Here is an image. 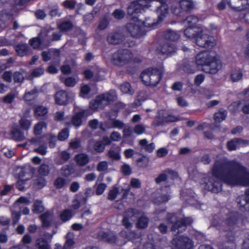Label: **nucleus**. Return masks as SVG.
I'll list each match as a JSON object with an SVG mask.
<instances>
[{
	"instance_id": "obj_1",
	"label": "nucleus",
	"mask_w": 249,
	"mask_h": 249,
	"mask_svg": "<svg viewBox=\"0 0 249 249\" xmlns=\"http://www.w3.org/2000/svg\"><path fill=\"white\" fill-rule=\"evenodd\" d=\"M221 181L231 186H249V173L238 162L221 159L215 162L212 173L200 183L204 189L216 193L221 191Z\"/></svg>"
},
{
	"instance_id": "obj_2",
	"label": "nucleus",
	"mask_w": 249,
	"mask_h": 249,
	"mask_svg": "<svg viewBox=\"0 0 249 249\" xmlns=\"http://www.w3.org/2000/svg\"><path fill=\"white\" fill-rule=\"evenodd\" d=\"M158 7L156 10L158 19L157 21L148 18L143 23L139 20L134 23H130L127 25L126 28L131 36L139 37L143 35L142 28L143 27L154 29L157 25L162 21L167 15L168 6L165 0H139L132 2L128 7V14L134 18L136 14L142 12L145 8L150 7Z\"/></svg>"
},
{
	"instance_id": "obj_3",
	"label": "nucleus",
	"mask_w": 249,
	"mask_h": 249,
	"mask_svg": "<svg viewBox=\"0 0 249 249\" xmlns=\"http://www.w3.org/2000/svg\"><path fill=\"white\" fill-rule=\"evenodd\" d=\"M196 62L207 73H216L222 68L221 61L214 52L204 51L199 53L196 57Z\"/></svg>"
},
{
	"instance_id": "obj_4",
	"label": "nucleus",
	"mask_w": 249,
	"mask_h": 249,
	"mask_svg": "<svg viewBox=\"0 0 249 249\" xmlns=\"http://www.w3.org/2000/svg\"><path fill=\"white\" fill-rule=\"evenodd\" d=\"M112 63L117 66H124L133 62H139V60L133 58V54L126 49L120 50L111 56Z\"/></svg>"
},
{
	"instance_id": "obj_5",
	"label": "nucleus",
	"mask_w": 249,
	"mask_h": 249,
	"mask_svg": "<svg viewBox=\"0 0 249 249\" xmlns=\"http://www.w3.org/2000/svg\"><path fill=\"white\" fill-rule=\"evenodd\" d=\"M161 72V70L148 69L142 73L141 78L145 85L155 86L160 81Z\"/></svg>"
},
{
	"instance_id": "obj_6",
	"label": "nucleus",
	"mask_w": 249,
	"mask_h": 249,
	"mask_svg": "<svg viewBox=\"0 0 249 249\" xmlns=\"http://www.w3.org/2000/svg\"><path fill=\"white\" fill-rule=\"evenodd\" d=\"M169 224H172L171 229L174 234H178L184 231L187 226L191 224L193 220L190 217H178L172 214L169 218Z\"/></svg>"
},
{
	"instance_id": "obj_7",
	"label": "nucleus",
	"mask_w": 249,
	"mask_h": 249,
	"mask_svg": "<svg viewBox=\"0 0 249 249\" xmlns=\"http://www.w3.org/2000/svg\"><path fill=\"white\" fill-rule=\"evenodd\" d=\"M116 97V91L111 90L108 93L97 97L94 101L90 102V107L92 109L102 108L104 106L107 105L109 102L115 100Z\"/></svg>"
},
{
	"instance_id": "obj_8",
	"label": "nucleus",
	"mask_w": 249,
	"mask_h": 249,
	"mask_svg": "<svg viewBox=\"0 0 249 249\" xmlns=\"http://www.w3.org/2000/svg\"><path fill=\"white\" fill-rule=\"evenodd\" d=\"M228 3L235 11H245L243 19L246 22L249 23V0H231Z\"/></svg>"
},
{
	"instance_id": "obj_9",
	"label": "nucleus",
	"mask_w": 249,
	"mask_h": 249,
	"mask_svg": "<svg viewBox=\"0 0 249 249\" xmlns=\"http://www.w3.org/2000/svg\"><path fill=\"white\" fill-rule=\"evenodd\" d=\"M204 31L197 34L195 37L196 44L201 47H213L215 45V39L208 35L209 31L203 27Z\"/></svg>"
},
{
	"instance_id": "obj_10",
	"label": "nucleus",
	"mask_w": 249,
	"mask_h": 249,
	"mask_svg": "<svg viewBox=\"0 0 249 249\" xmlns=\"http://www.w3.org/2000/svg\"><path fill=\"white\" fill-rule=\"evenodd\" d=\"M178 120V117L169 114L166 111L160 110L153 121V125L157 126L163 124L164 123L174 122Z\"/></svg>"
},
{
	"instance_id": "obj_11",
	"label": "nucleus",
	"mask_w": 249,
	"mask_h": 249,
	"mask_svg": "<svg viewBox=\"0 0 249 249\" xmlns=\"http://www.w3.org/2000/svg\"><path fill=\"white\" fill-rule=\"evenodd\" d=\"M193 247L192 241L187 237H178L172 242V249H192Z\"/></svg>"
},
{
	"instance_id": "obj_12",
	"label": "nucleus",
	"mask_w": 249,
	"mask_h": 249,
	"mask_svg": "<svg viewBox=\"0 0 249 249\" xmlns=\"http://www.w3.org/2000/svg\"><path fill=\"white\" fill-rule=\"evenodd\" d=\"M29 205L30 201L24 197H20L15 202L11 209L12 215L14 224L18 222L20 217L19 210L21 208V204Z\"/></svg>"
},
{
	"instance_id": "obj_13",
	"label": "nucleus",
	"mask_w": 249,
	"mask_h": 249,
	"mask_svg": "<svg viewBox=\"0 0 249 249\" xmlns=\"http://www.w3.org/2000/svg\"><path fill=\"white\" fill-rule=\"evenodd\" d=\"M74 97V95L73 93L60 90L56 93L55 100L56 104L65 105L71 102Z\"/></svg>"
},
{
	"instance_id": "obj_14",
	"label": "nucleus",
	"mask_w": 249,
	"mask_h": 249,
	"mask_svg": "<svg viewBox=\"0 0 249 249\" xmlns=\"http://www.w3.org/2000/svg\"><path fill=\"white\" fill-rule=\"evenodd\" d=\"M75 115L71 119V123L74 126L77 127L79 126L82 124V119L84 117H87L91 114L88 110L84 109H78L76 108H74Z\"/></svg>"
},
{
	"instance_id": "obj_15",
	"label": "nucleus",
	"mask_w": 249,
	"mask_h": 249,
	"mask_svg": "<svg viewBox=\"0 0 249 249\" xmlns=\"http://www.w3.org/2000/svg\"><path fill=\"white\" fill-rule=\"evenodd\" d=\"M138 213L133 210L130 209L126 213L125 215L123 220V225L127 228L132 226V222L134 221L138 217Z\"/></svg>"
},
{
	"instance_id": "obj_16",
	"label": "nucleus",
	"mask_w": 249,
	"mask_h": 249,
	"mask_svg": "<svg viewBox=\"0 0 249 249\" xmlns=\"http://www.w3.org/2000/svg\"><path fill=\"white\" fill-rule=\"evenodd\" d=\"M170 189L168 187L162 188L158 193L160 195L155 200V203H160L167 201L170 199Z\"/></svg>"
},
{
	"instance_id": "obj_17",
	"label": "nucleus",
	"mask_w": 249,
	"mask_h": 249,
	"mask_svg": "<svg viewBox=\"0 0 249 249\" xmlns=\"http://www.w3.org/2000/svg\"><path fill=\"white\" fill-rule=\"evenodd\" d=\"M249 142L239 139H234L228 142L227 146L230 151L235 150L239 148L241 146H244L248 144Z\"/></svg>"
},
{
	"instance_id": "obj_18",
	"label": "nucleus",
	"mask_w": 249,
	"mask_h": 249,
	"mask_svg": "<svg viewBox=\"0 0 249 249\" xmlns=\"http://www.w3.org/2000/svg\"><path fill=\"white\" fill-rule=\"evenodd\" d=\"M204 31L203 27H188L184 30V35L189 38H195L197 34Z\"/></svg>"
},
{
	"instance_id": "obj_19",
	"label": "nucleus",
	"mask_w": 249,
	"mask_h": 249,
	"mask_svg": "<svg viewBox=\"0 0 249 249\" xmlns=\"http://www.w3.org/2000/svg\"><path fill=\"white\" fill-rule=\"evenodd\" d=\"M178 176L176 172L170 169L166 170L161 173L157 178H156V182L158 183L165 180L167 178H174Z\"/></svg>"
},
{
	"instance_id": "obj_20",
	"label": "nucleus",
	"mask_w": 249,
	"mask_h": 249,
	"mask_svg": "<svg viewBox=\"0 0 249 249\" xmlns=\"http://www.w3.org/2000/svg\"><path fill=\"white\" fill-rule=\"evenodd\" d=\"M43 227H48L53 223L54 217L50 212H46L40 216Z\"/></svg>"
},
{
	"instance_id": "obj_21",
	"label": "nucleus",
	"mask_w": 249,
	"mask_h": 249,
	"mask_svg": "<svg viewBox=\"0 0 249 249\" xmlns=\"http://www.w3.org/2000/svg\"><path fill=\"white\" fill-rule=\"evenodd\" d=\"M176 50V48L173 44L168 42H165L161 45L158 49V51L162 54H171Z\"/></svg>"
},
{
	"instance_id": "obj_22",
	"label": "nucleus",
	"mask_w": 249,
	"mask_h": 249,
	"mask_svg": "<svg viewBox=\"0 0 249 249\" xmlns=\"http://www.w3.org/2000/svg\"><path fill=\"white\" fill-rule=\"evenodd\" d=\"M237 202L240 207L244 208L248 211V205L249 203V189L246 192L245 195L239 196L237 198Z\"/></svg>"
},
{
	"instance_id": "obj_23",
	"label": "nucleus",
	"mask_w": 249,
	"mask_h": 249,
	"mask_svg": "<svg viewBox=\"0 0 249 249\" xmlns=\"http://www.w3.org/2000/svg\"><path fill=\"white\" fill-rule=\"evenodd\" d=\"M121 148L119 146L112 147L108 152V156L114 160H119L121 159L120 153Z\"/></svg>"
},
{
	"instance_id": "obj_24",
	"label": "nucleus",
	"mask_w": 249,
	"mask_h": 249,
	"mask_svg": "<svg viewBox=\"0 0 249 249\" xmlns=\"http://www.w3.org/2000/svg\"><path fill=\"white\" fill-rule=\"evenodd\" d=\"M33 144H40V146L38 148L35 149V151L37 153L45 155L47 153V147L46 145L41 144V139H33L30 141Z\"/></svg>"
},
{
	"instance_id": "obj_25",
	"label": "nucleus",
	"mask_w": 249,
	"mask_h": 249,
	"mask_svg": "<svg viewBox=\"0 0 249 249\" xmlns=\"http://www.w3.org/2000/svg\"><path fill=\"white\" fill-rule=\"evenodd\" d=\"M237 218L233 213H230L225 221V224L227 226L226 230H231V229L236 224Z\"/></svg>"
},
{
	"instance_id": "obj_26",
	"label": "nucleus",
	"mask_w": 249,
	"mask_h": 249,
	"mask_svg": "<svg viewBox=\"0 0 249 249\" xmlns=\"http://www.w3.org/2000/svg\"><path fill=\"white\" fill-rule=\"evenodd\" d=\"M123 36L119 33L110 34L107 37V41L110 44L119 43L122 41Z\"/></svg>"
},
{
	"instance_id": "obj_27",
	"label": "nucleus",
	"mask_w": 249,
	"mask_h": 249,
	"mask_svg": "<svg viewBox=\"0 0 249 249\" xmlns=\"http://www.w3.org/2000/svg\"><path fill=\"white\" fill-rule=\"evenodd\" d=\"M75 160L77 164L80 166H84L89 161V157L85 154H80L77 155L75 157Z\"/></svg>"
},
{
	"instance_id": "obj_28",
	"label": "nucleus",
	"mask_w": 249,
	"mask_h": 249,
	"mask_svg": "<svg viewBox=\"0 0 249 249\" xmlns=\"http://www.w3.org/2000/svg\"><path fill=\"white\" fill-rule=\"evenodd\" d=\"M198 18L196 17L191 15L186 18L183 21V24L187 26L198 27L200 26H195V24L198 22Z\"/></svg>"
},
{
	"instance_id": "obj_29",
	"label": "nucleus",
	"mask_w": 249,
	"mask_h": 249,
	"mask_svg": "<svg viewBox=\"0 0 249 249\" xmlns=\"http://www.w3.org/2000/svg\"><path fill=\"white\" fill-rule=\"evenodd\" d=\"M11 134L13 139L17 141H21L25 138L23 132L17 127H14L12 129Z\"/></svg>"
},
{
	"instance_id": "obj_30",
	"label": "nucleus",
	"mask_w": 249,
	"mask_h": 249,
	"mask_svg": "<svg viewBox=\"0 0 249 249\" xmlns=\"http://www.w3.org/2000/svg\"><path fill=\"white\" fill-rule=\"evenodd\" d=\"M164 37L167 40L176 41L179 37L178 34L173 31L168 30L164 33Z\"/></svg>"
},
{
	"instance_id": "obj_31",
	"label": "nucleus",
	"mask_w": 249,
	"mask_h": 249,
	"mask_svg": "<svg viewBox=\"0 0 249 249\" xmlns=\"http://www.w3.org/2000/svg\"><path fill=\"white\" fill-rule=\"evenodd\" d=\"M29 113H27L24 116H23L20 121V127L23 130H27L31 124V121L27 119Z\"/></svg>"
},
{
	"instance_id": "obj_32",
	"label": "nucleus",
	"mask_w": 249,
	"mask_h": 249,
	"mask_svg": "<svg viewBox=\"0 0 249 249\" xmlns=\"http://www.w3.org/2000/svg\"><path fill=\"white\" fill-rule=\"evenodd\" d=\"M227 116V112L223 109H220L219 111L215 113L214 119L215 122L219 123L225 120Z\"/></svg>"
},
{
	"instance_id": "obj_33",
	"label": "nucleus",
	"mask_w": 249,
	"mask_h": 249,
	"mask_svg": "<svg viewBox=\"0 0 249 249\" xmlns=\"http://www.w3.org/2000/svg\"><path fill=\"white\" fill-rule=\"evenodd\" d=\"M74 237L73 233L72 232H69L66 236V241L64 246V249H69L73 245L74 242L73 240Z\"/></svg>"
},
{
	"instance_id": "obj_34",
	"label": "nucleus",
	"mask_w": 249,
	"mask_h": 249,
	"mask_svg": "<svg viewBox=\"0 0 249 249\" xmlns=\"http://www.w3.org/2000/svg\"><path fill=\"white\" fill-rule=\"evenodd\" d=\"M120 90L124 93L132 94L134 93V90L129 83L124 82L120 86Z\"/></svg>"
},
{
	"instance_id": "obj_35",
	"label": "nucleus",
	"mask_w": 249,
	"mask_h": 249,
	"mask_svg": "<svg viewBox=\"0 0 249 249\" xmlns=\"http://www.w3.org/2000/svg\"><path fill=\"white\" fill-rule=\"evenodd\" d=\"M73 213L71 210L67 209L63 211L60 214V218L64 222H66L71 219Z\"/></svg>"
},
{
	"instance_id": "obj_36",
	"label": "nucleus",
	"mask_w": 249,
	"mask_h": 249,
	"mask_svg": "<svg viewBox=\"0 0 249 249\" xmlns=\"http://www.w3.org/2000/svg\"><path fill=\"white\" fill-rule=\"evenodd\" d=\"M48 113V109L44 106H37L35 108V113L36 116H44Z\"/></svg>"
},
{
	"instance_id": "obj_37",
	"label": "nucleus",
	"mask_w": 249,
	"mask_h": 249,
	"mask_svg": "<svg viewBox=\"0 0 249 249\" xmlns=\"http://www.w3.org/2000/svg\"><path fill=\"white\" fill-rule=\"evenodd\" d=\"M148 223V218L146 216L142 215L138 220L137 227L139 228H145L147 227Z\"/></svg>"
},
{
	"instance_id": "obj_38",
	"label": "nucleus",
	"mask_w": 249,
	"mask_h": 249,
	"mask_svg": "<svg viewBox=\"0 0 249 249\" xmlns=\"http://www.w3.org/2000/svg\"><path fill=\"white\" fill-rule=\"evenodd\" d=\"M178 2L182 9L186 10L193 6V2L191 0H176Z\"/></svg>"
},
{
	"instance_id": "obj_39",
	"label": "nucleus",
	"mask_w": 249,
	"mask_h": 249,
	"mask_svg": "<svg viewBox=\"0 0 249 249\" xmlns=\"http://www.w3.org/2000/svg\"><path fill=\"white\" fill-rule=\"evenodd\" d=\"M243 74L240 70L232 71L231 74V78L233 82H237L241 79Z\"/></svg>"
},
{
	"instance_id": "obj_40",
	"label": "nucleus",
	"mask_w": 249,
	"mask_h": 249,
	"mask_svg": "<svg viewBox=\"0 0 249 249\" xmlns=\"http://www.w3.org/2000/svg\"><path fill=\"white\" fill-rule=\"evenodd\" d=\"M16 51L19 55L24 56L28 53V47L25 44L18 45L16 47Z\"/></svg>"
},
{
	"instance_id": "obj_41",
	"label": "nucleus",
	"mask_w": 249,
	"mask_h": 249,
	"mask_svg": "<svg viewBox=\"0 0 249 249\" xmlns=\"http://www.w3.org/2000/svg\"><path fill=\"white\" fill-rule=\"evenodd\" d=\"M44 207L42 204V202L39 200L35 201L33 211L34 213H40L44 211Z\"/></svg>"
},
{
	"instance_id": "obj_42",
	"label": "nucleus",
	"mask_w": 249,
	"mask_h": 249,
	"mask_svg": "<svg viewBox=\"0 0 249 249\" xmlns=\"http://www.w3.org/2000/svg\"><path fill=\"white\" fill-rule=\"evenodd\" d=\"M37 91L36 89H34L31 91H26L24 95V100L26 101H30L32 100L35 99L37 95Z\"/></svg>"
},
{
	"instance_id": "obj_43",
	"label": "nucleus",
	"mask_w": 249,
	"mask_h": 249,
	"mask_svg": "<svg viewBox=\"0 0 249 249\" xmlns=\"http://www.w3.org/2000/svg\"><path fill=\"white\" fill-rule=\"evenodd\" d=\"M46 124L44 122H39L36 124L34 127V133L35 135H37L41 134L42 130L43 128H46Z\"/></svg>"
},
{
	"instance_id": "obj_44",
	"label": "nucleus",
	"mask_w": 249,
	"mask_h": 249,
	"mask_svg": "<svg viewBox=\"0 0 249 249\" xmlns=\"http://www.w3.org/2000/svg\"><path fill=\"white\" fill-rule=\"evenodd\" d=\"M36 247L38 249H50L47 241L42 238L39 239L37 241Z\"/></svg>"
},
{
	"instance_id": "obj_45",
	"label": "nucleus",
	"mask_w": 249,
	"mask_h": 249,
	"mask_svg": "<svg viewBox=\"0 0 249 249\" xmlns=\"http://www.w3.org/2000/svg\"><path fill=\"white\" fill-rule=\"evenodd\" d=\"M90 91V88L87 85H83L81 87L80 96L83 98L88 97V95Z\"/></svg>"
},
{
	"instance_id": "obj_46",
	"label": "nucleus",
	"mask_w": 249,
	"mask_h": 249,
	"mask_svg": "<svg viewBox=\"0 0 249 249\" xmlns=\"http://www.w3.org/2000/svg\"><path fill=\"white\" fill-rule=\"evenodd\" d=\"M145 131V127L142 124L136 125L134 128V132L138 135L143 134Z\"/></svg>"
},
{
	"instance_id": "obj_47",
	"label": "nucleus",
	"mask_w": 249,
	"mask_h": 249,
	"mask_svg": "<svg viewBox=\"0 0 249 249\" xmlns=\"http://www.w3.org/2000/svg\"><path fill=\"white\" fill-rule=\"evenodd\" d=\"M69 136V131L68 129H63L58 135V139L60 141H64L68 138Z\"/></svg>"
},
{
	"instance_id": "obj_48",
	"label": "nucleus",
	"mask_w": 249,
	"mask_h": 249,
	"mask_svg": "<svg viewBox=\"0 0 249 249\" xmlns=\"http://www.w3.org/2000/svg\"><path fill=\"white\" fill-rule=\"evenodd\" d=\"M66 184L65 179L62 178H58L54 182V185L56 188H61Z\"/></svg>"
},
{
	"instance_id": "obj_49",
	"label": "nucleus",
	"mask_w": 249,
	"mask_h": 249,
	"mask_svg": "<svg viewBox=\"0 0 249 249\" xmlns=\"http://www.w3.org/2000/svg\"><path fill=\"white\" fill-rule=\"evenodd\" d=\"M78 80L73 77H68L64 81V83L68 87H73Z\"/></svg>"
},
{
	"instance_id": "obj_50",
	"label": "nucleus",
	"mask_w": 249,
	"mask_h": 249,
	"mask_svg": "<svg viewBox=\"0 0 249 249\" xmlns=\"http://www.w3.org/2000/svg\"><path fill=\"white\" fill-rule=\"evenodd\" d=\"M49 172V168L48 165L45 164H42L38 169V173L42 176H46Z\"/></svg>"
},
{
	"instance_id": "obj_51",
	"label": "nucleus",
	"mask_w": 249,
	"mask_h": 249,
	"mask_svg": "<svg viewBox=\"0 0 249 249\" xmlns=\"http://www.w3.org/2000/svg\"><path fill=\"white\" fill-rule=\"evenodd\" d=\"M119 195V191L118 189L116 187H114L112 190H111L108 194V198L109 200H114L115 199L117 196Z\"/></svg>"
},
{
	"instance_id": "obj_52",
	"label": "nucleus",
	"mask_w": 249,
	"mask_h": 249,
	"mask_svg": "<svg viewBox=\"0 0 249 249\" xmlns=\"http://www.w3.org/2000/svg\"><path fill=\"white\" fill-rule=\"evenodd\" d=\"M30 42L34 48H41V40L39 38H34L30 40Z\"/></svg>"
},
{
	"instance_id": "obj_53",
	"label": "nucleus",
	"mask_w": 249,
	"mask_h": 249,
	"mask_svg": "<svg viewBox=\"0 0 249 249\" xmlns=\"http://www.w3.org/2000/svg\"><path fill=\"white\" fill-rule=\"evenodd\" d=\"M102 237V238L105 240V241H108L110 242H114L115 241L116 237L115 236L110 233H104L103 235H101Z\"/></svg>"
},
{
	"instance_id": "obj_54",
	"label": "nucleus",
	"mask_w": 249,
	"mask_h": 249,
	"mask_svg": "<svg viewBox=\"0 0 249 249\" xmlns=\"http://www.w3.org/2000/svg\"><path fill=\"white\" fill-rule=\"evenodd\" d=\"M105 148V144L102 141L97 142L94 145V149L97 152H103Z\"/></svg>"
},
{
	"instance_id": "obj_55",
	"label": "nucleus",
	"mask_w": 249,
	"mask_h": 249,
	"mask_svg": "<svg viewBox=\"0 0 249 249\" xmlns=\"http://www.w3.org/2000/svg\"><path fill=\"white\" fill-rule=\"evenodd\" d=\"M107 168L108 162L106 161H102L98 164L97 169L100 172H102L107 170Z\"/></svg>"
},
{
	"instance_id": "obj_56",
	"label": "nucleus",
	"mask_w": 249,
	"mask_h": 249,
	"mask_svg": "<svg viewBox=\"0 0 249 249\" xmlns=\"http://www.w3.org/2000/svg\"><path fill=\"white\" fill-rule=\"evenodd\" d=\"M89 125L92 129H96L98 126H100L102 130H105L102 126V124H100L96 119L90 121L89 122Z\"/></svg>"
},
{
	"instance_id": "obj_57",
	"label": "nucleus",
	"mask_w": 249,
	"mask_h": 249,
	"mask_svg": "<svg viewBox=\"0 0 249 249\" xmlns=\"http://www.w3.org/2000/svg\"><path fill=\"white\" fill-rule=\"evenodd\" d=\"M72 26L71 23L69 21H66L61 23L59 26V29L61 30L67 31L71 28Z\"/></svg>"
},
{
	"instance_id": "obj_58",
	"label": "nucleus",
	"mask_w": 249,
	"mask_h": 249,
	"mask_svg": "<svg viewBox=\"0 0 249 249\" xmlns=\"http://www.w3.org/2000/svg\"><path fill=\"white\" fill-rule=\"evenodd\" d=\"M73 171L71 166H68L64 167L62 170V174L66 177H68L72 174Z\"/></svg>"
},
{
	"instance_id": "obj_59",
	"label": "nucleus",
	"mask_w": 249,
	"mask_h": 249,
	"mask_svg": "<svg viewBox=\"0 0 249 249\" xmlns=\"http://www.w3.org/2000/svg\"><path fill=\"white\" fill-rule=\"evenodd\" d=\"M84 75H85V77L87 79H90L91 77H92L93 75H94V76H95L94 78L96 80H100V79H99V78L97 77V76H98L97 73H93V72L90 70L85 71L84 72Z\"/></svg>"
},
{
	"instance_id": "obj_60",
	"label": "nucleus",
	"mask_w": 249,
	"mask_h": 249,
	"mask_svg": "<svg viewBox=\"0 0 249 249\" xmlns=\"http://www.w3.org/2000/svg\"><path fill=\"white\" fill-rule=\"evenodd\" d=\"M107 188V185L105 183H100L97 185L96 193L97 195H102Z\"/></svg>"
},
{
	"instance_id": "obj_61",
	"label": "nucleus",
	"mask_w": 249,
	"mask_h": 249,
	"mask_svg": "<svg viewBox=\"0 0 249 249\" xmlns=\"http://www.w3.org/2000/svg\"><path fill=\"white\" fill-rule=\"evenodd\" d=\"M177 102L178 105L181 107H186L189 105L188 102L182 97L177 98Z\"/></svg>"
},
{
	"instance_id": "obj_62",
	"label": "nucleus",
	"mask_w": 249,
	"mask_h": 249,
	"mask_svg": "<svg viewBox=\"0 0 249 249\" xmlns=\"http://www.w3.org/2000/svg\"><path fill=\"white\" fill-rule=\"evenodd\" d=\"M124 125V123L118 120H113L112 122V127L114 128L121 129L123 127Z\"/></svg>"
},
{
	"instance_id": "obj_63",
	"label": "nucleus",
	"mask_w": 249,
	"mask_h": 249,
	"mask_svg": "<svg viewBox=\"0 0 249 249\" xmlns=\"http://www.w3.org/2000/svg\"><path fill=\"white\" fill-rule=\"evenodd\" d=\"M124 12L120 9H117L113 12L114 17L117 19H121L124 16Z\"/></svg>"
},
{
	"instance_id": "obj_64",
	"label": "nucleus",
	"mask_w": 249,
	"mask_h": 249,
	"mask_svg": "<svg viewBox=\"0 0 249 249\" xmlns=\"http://www.w3.org/2000/svg\"><path fill=\"white\" fill-rule=\"evenodd\" d=\"M122 136L118 132H113L110 135V139L113 141L118 142L121 140Z\"/></svg>"
}]
</instances>
